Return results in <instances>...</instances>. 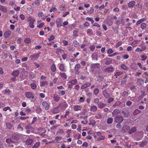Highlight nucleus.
Here are the masks:
<instances>
[{"label":"nucleus","mask_w":148,"mask_h":148,"mask_svg":"<svg viewBox=\"0 0 148 148\" xmlns=\"http://www.w3.org/2000/svg\"><path fill=\"white\" fill-rule=\"evenodd\" d=\"M28 21H29V27L32 28H34L35 27L34 23L35 21V19L34 18H30L29 19Z\"/></svg>","instance_id":"nucleus-1"},{"label":"nucleus","mask_w":148,"mask_h":148,"mask_svg":"<svg viewBox=\"0 0 148 148\" xmlns=\"http://www.w3.org/2000/svg\"><path fill=\"white\" fill-rule=\"evenodd\" d=\"M97 134L98 137L97 138V141H100L101 140H103L105 139V137L103 136L101 132H98L97 133Z\"/></svg>","instance_id":"nucleus-2"},{"label":"nucleus","mask_w":148,"mask_h":148,"mask_svg":"<svg viewBox=\"0 0 148 148\" xmlns=\"http://www.w3.org/2000/svg\"><path fill=\"white\" fill-rule=\"evenodd\" d=\"M130 130V127L128 125L124 126L122 128L121 131L122 132H127L129 133Z\"/></svg>","instance_id":"nucleus-3"},{"label":"nucleus","mask_w":148,"mask_h":148,"mask_svg":"<svg viewBox=\"0 0 148 148\" xmlns=\"http://www.w3.org/2000/svg\"><path fill=\"white\" fill-rule=\"evenodd\" d=\"M114 68L112 66H110L104 69L105 72L108 73L113 72L114 71Z\"/></svg>","instance_id":"nucleus-4"},{"label":"nucleus","mask_w":148,"mask_h":148,"mask_svg":"<svg viewBox=\"0 0 148 148\" xmlns=\"http://www.w3.org/2000/svg\"><path fill=\"white\" fill-rule=\"evenodd\" d=\"M114 121L117 123H121L123 121V119L121 116H118L115 117Z\"/></svg>","instance_id":"nucleus-5"},{"label":"nucleus","mask_w":148,"mask_h":148,"mask_svg":"<svg viewBox=\"0 0 148 148\" xmlns=\"http://www.w3.org/2000/svg\"><path fill=\"white\" fill-rule=\"evenodd\" d=\"M56 24L57 26L58 27H60L62 25L60 18H58L56 20Z\"/></svg>","instance_id":"nucleus-6"},{"label":"nucleus","mask_w":148,"mask_h":148,"mask_svg":"<svg viewBox=\"0 0 148 148\" xmlns=\"http://www.w3.org/2000/svg\"><path fill=\"white\" fill-rule=\"evenodd\" d=\"M26 129H29V130H27V132L28 134H29L31 132H34V128L30 126V125H29L28 126H27Z\"/></svg>","instance_id":"nucleus-7"},{"label":"nucleus","mask_w":148,"mask_h":148,"mask_svg":"<svg viewBox=\"0 0 148 148\" xmlns=\"http://www.w3.org/2000/svg\"><path fill=\"white\" fill-rule=\"evenodd\" d=\"M42 105L46 110H48L49 108V105L46 101H44L42 103Z\"/></svg>","instance_id":"nucleus-8"},{"label":"nucleus","mask_w":148,"mask_h":148,"mask_svg":"<svg viewBox=\"0 0 148 148\" xmlns=\"http://www.w3.org/2000/svg\"><path fill=\"white\" fill-rule=\"evenodd\" d=\"M25 95L26 97L28 98H34L33 95V94L30 92H27L25 93Z\"/></svg>","instance_id":"nucleus-9"},{"label":"nucleus","mask_w":148,"mask_h":148,"mask_svg":"<svg viewBox=\"0 0 148 148\" xmlns=\"http://www.w3.org/2000/svg\"><path fill=\"white\" fill-rule=\"evenodd\" d=\"M53 99L55 101L58 102L60 99V97L57 94H55L53 95Z\"/></svg>","instance_id":"nucleus-10"},{"label":"nucleus","mask_w":148,"mask_h":148,"mask_svg":"<svg viewBox=\"0 0 148 148\" xmlns=\"http://www.w3.org/2000/svg\"><path fill=\"white\" fill-rule=\"evenodd\" d=\"M58 65L59 66V69L60 71L64 72L66 71V70L65 69V66L63 64H59Z\"/></svg>","instance_id":"nucleus-11"},{"label":"nucleus","mask_w":148,"mask_h":148,"mask_svg":"<svg viewBox=\"0 0 148 148\" xmlns=\"http://www.w3.org/2000/svg\"><path fill=\"white\" fill-rule=\"evenodd\" d=\"M68 106V105L66 103L64 102L62 103H60L59 105V107H60L62 108H66Z\"/></svg>","instance_id":"nucleus-12"},{"label":"nucleus","mask_w":148,"mask_h":148,"mask_svg":"<svg viewBox=\"0 0 148 148\" xmlns=\"http://www.w3.org/2000/svg\"><path fill=\"white\" fill-rule=\"evenodd\" d=\"M73 108L74 111H77L79 110H82V107L80 105H76L73 107Z\"/></svg>","instance_id":"nucleus-13"},{"label":"nucleus","mask_w":148,"mask_h":148,"mask_svg":"<svg viewBox=\"0 0 148 148\" xmlns=\"http://www.w3.org/2000/svg\"><path fill=\"white\" fill-rule=\"evenodd\" d=\"M100 66L99 64H91V67L93 69H98Z\"/></svg>","instance_id":"nucleus-14"},{"label":"nucleus","mask_w":148,"mask_h":148,"mask_svg":"<svg viewBox=\"0 0 148 148\" xmlns=\"http://www.w3.org/2000/svg\"><path fill=\"white\" fill-rule=\"evenodd\" d=\"M64 51L61 49H57L56 51V54L58 56H60V55L62 53H63Z\"/></svg>","instance_id":"nucleus-15"},{"label":"nucleus","mask_w":148,"mask_h":148,"mask_svg":"<svg viewBox=\"0 0 148 148\" xmlns=\"http://www.w3.org/2000/svg\"><path fill=\"white\" fill-rule=\"evenodd\" d=\"M135 2L134 1H133L129 3H128V6L130 8H133L135 5Z\"/></svg>","instance_id":"nucleus-16"},{"label":"nucleus","mask_w":148,"mask_h":148,"mask_svg":"<svg viewBox=\"0 0 148 148\" xmlns=\"http://www.w3.org/2000/svg\"><path fill=\"white\" fill-rule=\"evenodd\" d=\"M90 85L91 84L90 83H86L83 84L81 88L83 89L90 86Z\"/></svg>","instance_id":"nucleus-17"},{"label":"nucleus","mask_w":148,"mask_h":148,"mask_svg":"<svg viewBox=\"0 0 148 148\" xmlns=\"http://www.w3.org/2000/svg\"><path fill=\"white\" fill-rule=\"evenodd\" d=\"M146 48V46L144 45L142 47V49H140L139 48H137L135 49V51L137 52H141L143 50H145Z\"/></svg>","instance_id":"nucleus-18"},{"label":"nucleus","mask_w":148,"mask_h":148,"mask_svg":"<svg viewBox=\"0 0 148 148\" xmlns=\"http://www.w3.org/2000/svg\"><path fill=\"white\" fill-rule=\"evenodd\" d=\"M39 56V55L38 54H35L30 56V58L32 59L35 60L38 58Z\"/></svg>","instance_id":"nucleus-19"},{"label":"nucleus","mask_w":148,"mask_h":148,"mask_svg":"<svg viewBox=\"0 0 148 148\" xmlns=\"http://www.w3.org/2000/svg\"><path fill=\"white\" fill-rule=\"evenodd\" d=\"M19 73L20 72L19 71L16 70L13 71L12 73V75L14 77H17Z\"/></svg>","instance_id":"nucleus-20"},{"label":"nucleus","mask_w":148,"mask_h":148,"mask_svg":"<svg viewBox=\"0 0 148 148\" xmlns=\"http://www.w3.org/2000/svg\"><path fill=\"white\" fill-rule=\"evenodd\" d=\"M37 23L38 24L37 27H38L39 28L42 27L45 24V23L44 22L41 23V21L40 20L38 21H37Z\"/></svg>","instance_id":"nucleus-21"},{"label":"nucleus","mask_w":148,"mask_h":148,"mask_svg":"<svg viewBox=\"0 0 148 148\" xmlns=\"http://www.w3.org/2000/svg\"><path fill=\"white\" fill-rule=\"evenodd\" d=\"M60 107H59V106L58 107H55L52 110V111L53 113H57L59 112L60 111L59 109V108Z\"/></svg>","instance_id":"nucleus-22"},{"label":"nucleus","mask_w":148,"mask_h":148,"mask_svg":"<svg viewBox=\"0 0 148 148\" xmlns=\"http://www.w3.org/2000/svg\"><path fill=\"white\" fill-rule=\"evenodd\" d=\"M33 142V140L31 138L27 139L25 143L26 145H30L32 144Z\"/></svg>","instance_id":"nucleus-23"},{"label":"nucleus","mask_w":148,"mask_h":148,"mask_svg":"<svg viewBox=\"0 0 148 148\" xmlns=\"http://www.w3.org/2000/svg\"><path fill=\"white\" fill-rule=\"evenodd\" d=\"M0 10L4 13H6L7 11V8L1 5H0Z\"/></svg>","instance_id":"nucleus-24"},{"label":"nucleus","mask_w":148,"mask_h":148,"mask_svg":"<svg viewBox=\"0 0 148 148\" xmlns=\"http://www.w3.org/2000/svg\"><path fill=\"white\" fill-rule=\"evenodd\" d=\"M103 95L104 97L106 98H108L110 97V95L108 93L106 90H105L103 91Z\"/></svg>","instance_id":"nucleus-25"},{"label":"nucleus","mask_w":148,"mask_h":148,"mask_svg":"<svg viewBox=\"0 0 148 148\" xmlns=\"http://www.w3.org/2000/svg\"><path fill=\"white\" fill-rule=\"evenodd\" d=\"M40 1L39 0H37L33 3L32 5L33 6H39L40 5Z\"/></svg>","instance_id":"nucleus-26"},{"label":"nucleus","mask_w":148,"mask_h":148,"mask_svg":"<svg viewBox=\"0 0 148 148\" xmlns=\"http://www.w3.org/2000/svg\"><path fill=\"white\" fill-rule=\"evenodd\" d=\"M136 127H133L131 129H130V131L129 132V134H132L136 132Z\"/></svg>","instance_id":"nucleus-27"},{"label":"nucleus","mask_w":148,"mask_h":148,"mask_svg":"<svg viewBox=\"0 0 148 148\" xmlns=\"http://www.w3.org/2000/svg\"><path fill=\"white\" fill-rule=\"evenodd\" d=\"M48 84V82L47 81H43L40 82V86H44L47 85Z\"/></svg>","instance_id":"nucleus-28"},{"label":"nucleus","mask_w":148,"mask_h":148,"mask_svg":"<svg viewBox=\"0 0 148 148\" xmlns=\"http://www.w3.org/2000/svg\"><path fill=\"white\" fill-rule=\"evenodd\" d=\"M60 75L61 77L63 79H66L67 78V76L65 73H62L60 72Z\"/></svg>","instance_id":"nucleus-29"},{"label":"nucleus","mask_w":148,"mask_h":148,"mask_svg":"<svg viewBox=\"0 0 148 148\" xmlns=\"http://www.w3.org/2000/svg\"><path fill=\"white\" fill-rule=\"evenodd\" d=\"M11 33V32L10 31L6 32L4 33V36L5 38H7L10 36Z\"/></svg>","instance_id":"nucleus-30"},{"label":"nucleus","mask_w":148,"mask_h":148,"mask_svg":"<svg viewBox=\"0 0 148 148\" xmlns=\"http://www.w3.org/2000/svg\"><path fill=\"white\" fill-rule=\"evenodd\" d=\"M97 107L95 106H91L90 109V110L91 112H95L97 110Z\"/></svg>","instance_id":"nucleus-31"},{"label":"nucleus","mask_w":148,"mask_h":148,"mask_svg":"<svg viewBox=\"0 0 148 148\" xmlns=\"http://www.w3.org/2000/svg\"><path fill=\"white\" fill-rule=\"evenodd\" d=\"M113 118L111 117L107 119V123L108 124H111L113 122Z\"/></svg>","instance_id":"nucleus-32"},{"label":"nucleus","mask_w":148,"mask_h":148,"mask_svg":"<svg viewBox=\"0 0 148 148\" xmlns=\"http://www.w3.org/2000/svg\"><path fill=\"white\" fill-rule=\"evenodd\" d=\"M24 42L26 43L29 44L31 42V40L29 38H27L24 39Z\"/></svg>","instance_id":"nucleus-33"},{"label":"nucleus","mask_w":148,"mask_h":148,"mask_svg":"<svg viewBox=\"0 0 148 148\" xmlns=\"http://www.w3.org/2000/svg\"><path fill=\"white\" fill-rule=\"evenodd\" d=\"M51 69L53 72H54L56 70V68L55 65L54 64L52 65L51 67Z\"/></svg>","instance_id":"nucleus-34"},{"label":"nucleus","mask_w":148,"mask_h":148,"mask_svg":"<svg viewBox=\"0 0 148 148\" xmlns=\"http://www.w3.org/2000/svg\"><path fill=\"white\" fill-rule=\"evenodd\" d=\"M69 82L72 85H75L77 83V80L76 79H74L69 81Z\"/></svg>","instance_id":"nucleus-35"},{"label":"nucleus","mask_w":148,"mask_h":148,"mask_svg":"<svg viewBox=\"0 0 148 148\" xmlns=\"http://www.w3.org/2000/svg\"><path fill=\"white\" fill-rule=\"evenodd\" d=\"M105 106V104L102 103H99L98 105V107L101 108H103Z\"/></svg>","instance_id":"nucleus-36"},{"label":"nucleus","mask_w":148,"mask_h":148,"mask_svg":"<svg viewBox=\"0 0 148 148\" xmlns=\"http://www.w3.org/2000/svg\"><path fill=\"white\" fill-rule=\"evenodd\" d=\"M137 82L140 85H142L143 84L144 81L142 79H138Z\"/></svg>","instance_id":"nucleus-37"},{"label":"nucleus","mask_w":148,"mask_h":148,"mask_svg":"<svg viewBox=\"0 0 148 148\" xmlns=\"http://www.w3.org/2000/svg\"><path fill=\"white\" fill-rule=\"evenodd\" d=\"M147 143V141H145L143 142H142L140 144V147H143L145 145H146Z\"/></svg>","instance_id":"nucleus-38"},{"label":"nucleus","mask_w":148,"mask_h":148,"mask_svg":"<svg viewBox=\"0 0 148 148\" xmlns=\"http://www.w3.org/2000/svg\"><path fill=\"white\" fill-rule=\"evenodd\" d=\"M40 143L39 142H36L33 147V148H37L39 146Z\"/></svg>","instance_id":"nucleus-39"},{"label":"nucleus","mask_w":148,"mask_h":148,"mask_svg":"<svg viewBox=\"0 0 148 148\" xmlns=\"http://www.w3.org/2000/svg\"><path fill=\"white\" fill-rule=\"evenodd\" d=\"M6 125L8 129H11L12 127V124L9 123H6Z\"/></svg>","instance_id":"nucleus-40"},{"label":"nucleus","mask_w":148,"mask_h":148,"mask_svg":"<svg viewBox=\"0 0 148 148\" xmlns=\"http://www.w3.org/2000/svg\"><path fill=\"white\" fill-rule=\"evenodd\" d=\"M73 45L75 47H77L79 45V43H78L77 41L75 40L73 42Z\"/></svg>","instance_id":"nucleus-41"},{"label":"nucleus","mask_w":148,"mask_h":148,"mask_svg":"<svg viewBox=\"0 0 148 148\" xmlns=\"http://www.w3.org/2000/svg\"><path fill=\"white\" fill-rule=\"evenodd\" d=\"M80 67V65L78 64L76 65L75 67V70L76 71H78Z\"/></svg>","instance_id":"nucleus-42"},{"label":"nucleus","mask_w":148,"mask_h":148,"mask_svg":"<svg viewBox=\"0 0 148 148\" xmlns=\"http://www.w3.org/2000/svg\"><path fill=\"white\" fill-rule=\"evenodd\" d=\"M140 58H141V60L142 61H144L146 60L147 58V57L144 55H141L140 56Z\"/></svg>","instance_id":"nucleus-43"},{"label":"nucleus","mask_w":148,"mask_h":148,"mask_svg":"<svg viewBox=\"0 0 148 148\" xmlns=\"http://www.w3.org/2000/svg\"><path fill=\"white\" fill-rule=\"evenodd\" d=\"M121 68L125 70H126L128 69V68L124 64H123L121 65Z\"/></svg>","instance_id":"nucleus-44"},{"label":"nucleus","mask_w":148,"mask_h":148,"mask_svg":"<svg viewBox=\"0 0 148 148\" xmlns=\"http://www.w3.org/2000/svg\"><path fill=\"white\" fill-rule=\"evenodd\" d=\"M88 143L86 142H85L83 143L82 145V146L83 147L86 148L88 147Z\"/></svg>","instance_id":"nucleus-45"},{"label":"nucleus","mask_w":148,"mask_h":148,"mask_svg":"<svg viewBox=\"0 0 148 148\" xmlns=\"http://www.w3.org/2000/svg\"><path fill=\"white\" fill-rule=\"evenodd\" d=\"M119 112V110L118 109H115L112 112L113 115H116L118 114Z\"/></svg>","instance_id":"nucleus-46"},{"label":"nucleus","mask_w":148,"mask_h":148,"mask_svg":"<svg viewBox=\"0 0 148 148\" xmlns=\"http://www.w3.org/2000/svg\"><path fill=\"white\" fill-rule=\"evenodd\" d=\"M102 116V114L101 113H98L96 115V117L97 119H100Z\"/></svg>","instance_id":"nucleus-47"},{"label":"nucleus","mask_w":148,"mask_h":148,"mask_svg":"<svg viewBox=\"0 0 148 148\" xmlns=\"http://www.w3.org/2000/svg\"><path fill=\"white\" fill-rule=\"evenodd\" d=\"M71 130H68L66 132V133L67 134V135L66 136V137L68 138L70 136V133L71 132Z\"/></svg>","instance_id":"nucleus-48"},{"label":"nucleus","mask_w":148,"mask_h":148,"mask_svg":"<svg viewBox=\"0 0 148 148\" xmlns=\"http://www.w3.org/2000/svg\"><path fill=\"white\" fill-rule=\"evenodd\" d=\"M145 20L144 18H142L140 19L136 23V25H138L140 23H141L142 22H143Z\"/></svg>","instance_id":"nucleus-49"},{"label":"nucleus","mask_w":148,"mask_h":148,"mask_svg":"<svg viewBox=\"0 0 148 148\" xmlns=\"http://www.w3.org/2000/svg\"><path fill=\"white\" fill-rule=\"evenodd\" d=\"M122 113L125 116H127L128 115V112L127 110L123 111Z\"/></svg>","instance_id":"nucleus-50"},{"label":"nucleus","mask_w":148,"mask_h":148,"mask_svg":"<svg viewBox=\"0 0 148 148\" xmlns=\"http://www.w3.org/2000/svg\"><path fill=\"white\" fill-rule=\"evenodd\" d=\"M147 25L146 23H143L141 25V27L142 29H144L146 28Z\"/></svg>","instance_id":"nucleus-51"},{"label":"nucleus","mask_w":148,"mask_h":148,"mask_svg":"<svg viewBox=\"0 0 148 148\" xmlns=\"http://www.w3.org/2000/svg\"><path fill=\"white\" fill-rule=\"evenodd\" d=\"M31 86L33 89H35L36 88V84L34 83H32L31 84Z\"/></svg>","instance_id":"nucleus-52"},{"label":"nucleus","mask_w":148,"mask_h":148,"mask_svg":"<svg viewBox=\"0 0 148 148\" xmlns=\"http://www.w3.org/2000/svg\"><path fill=\"white\" fill-rule=\"evenodd\" d=\"M99 92V90L98 88H96L95 89L94 91V93L95 95L97 94Z\"/></svg>","instance_id":"nucleus-53"},{"label":"nucleus","mask_w":148,"mask_h":148,"mask_svg":"<svg viewBox=\"0 0 148 148\" xmlns=\"http://www.w3.org/2000/svg\"><path fill=\"white\" fill-rule=\"evenodd\" d=\"M37 118L36 117H34V118H33V120H32V123H30V125L34 124L35 123V122L37 120Z\"/></svg>","instance_id":"nucleus-54"},{"label":"nucleus","mask_w":148,"mask_h":148,"mask_svg":"<svg viewBox=\"0 0 148 148\" xmlns=\"http://www.w3.org/2000/svg\"><path fill=\"white\" fill-rule=\"evenodd\" d=\"M107 52L108 54H111L113 52V51L111 49H109L108 50Z\"/></svg>","instance_id":"nucleus-55"},{"label":"nucleus","mask_w":148,"mask_h":148,"mask_svg":"<svg viewBox=\"0 0 148 148\" xmlns=\"http://www.w3.org/2000/svg\"><path fill=\"white\" fill-rule=\"evenodd\" d=\"M138 42V41L137 40L134 41H133L132 43L131 44V45L132 46H136V45L137 43V42Z\"/></svg>","instance_id":"nucleus-56"},{"label":"nucleus","mask_w":148,"mask_h":148,"mask_svg":"<svg viewBox=\"0 0 148 148\" xmlns=\"http://www.w3.org/2000/svg\"><path fill=\"white\" fill-rule=\"evenodd\" d=\"M6 142L8 143H10L13 142V141L11 140V138H8L6 139Z\"/></svg>","instance_id":"nucleus-57"},{"label":"nucleus","mask_w":148,"mask_h":148,"mask_svg":"<svg viewBox=\"0 0 148 148\" xmlns=\"http://www.w3.org/2000/svg\"><path fill=\"white\" fill-rule=\"evenodd\" d=\"M55 38L54 37L53 35H51L50 37L48 38V40L49 41H50L53 40Z\"/></svg>","instance_id":"nucleus-58"},{"label":"nucleus","mask_w":148,"mask_h":148,"mask_svg":"<svg viewBox=\"0 0 148 148\" xmlns=\"http://www.w3.org/2000/svg\"><path fill=\"white\" fill-rule=\"evenodd\" d=\"M57 11V9L55 8H52L50 10V12H55Z\"/></svg>","instance_id":"nucleus-59"},{"label":"nucleus","mask_w":148,"mask_h":148,"mask_svg":"<svg viewBox=\"0 0 148 148\" xmlns=\"http://www.w3.org/2000/svg\"><path fill=\"white\" fill-rule=\"evenodd\" d=\"M89 48L91 51H93L95 50V47L93 45H91L90 46Z\"/></svg>","instance_id":"nucleus-60"},{"label":"nucleus","mask_w":148,"mask_h":148,"mask_svg":"<svg viewBox=\"0 0 148 148\" xmlns=\"http://www.w3.org/2000/svg\"><path fill=\"white\" fill-rule=\"evenodd\" d=\"M18 129L20 131H22L23 130V128L21 127V124H19L18 126L17 127Z\"/></svg>","instance_id":"nucleus-61"},{"label":"nucleus","mask_w":148,"mask_h":148,"mask_svg":"<svg viewBox=\"0 0 148 148\" xmlns=\"http://www.w3.org/2000/svg\"><path fill=\"white\" fill-rule=\"evenodd\" d=\"M87 34H90L92 33V31L91 29H88L86 31Z\"/></svg>","instance_id":"nucleus-62"},{"label":"nucleus","mask_w":148,"mask_h":148,"mask_svg":"<svg viewBox=\"0 0 148 148\" xmlns=\"http://www.w3.org/2000/svg\"><path fill=\"white\" fill-rule=\"evenodd\" d=\"M20 17L22 20H24L25 18V16L23 14H21L20 15Z\"/></svg>","instance_id":"nucleus-63"},{"label":"nucleus","mask_w":148,"mask_h":148,"mask_svg":"<svg viewBox=\"0 0 148 148\" xmlns=\"http://www.w3.org/2000/svg\"><path fill=\"white\" fill-rule=\"evenodd\" d=\"M122 44V42L121 41L119 42L116 45V47H118L119 46L121 45Z\"/></svg>","instance_id":"nucleus-64"}]
</instances>
